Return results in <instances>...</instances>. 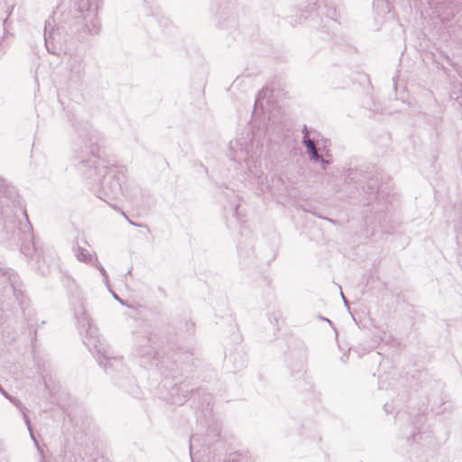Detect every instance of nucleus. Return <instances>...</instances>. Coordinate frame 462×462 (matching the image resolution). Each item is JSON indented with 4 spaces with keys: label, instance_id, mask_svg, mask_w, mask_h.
<instances>
[{
    "label": "nucleus",
    "instance_id": "9d476101",
    "mask_svg": "<svg viewBox=\"0 0 462 462\" xmlns=\"http://www.w3.org/2000/svg\"><path fill=\"white\" fill-rule=\"evenodd\" d=\"M248 152L246 150L241 149L240 152H236L233 154L232 159L237 162L245 161L248 166V169L252 171L251 162L250 159L247 157Z\"/></svg>",
    "mask_w": 462,
    "mask_h": 462
},
{
    "label": "nucleus",
    "instance_id": "6e6552de",
    "mask_svg": "<svg viewBox=\"0 0 462 462\" xmlns=\"http://www.w3.org/2000/svg\"><path fill=\"white\" fill-rule=\"evenodd\" d=\"M267 98V103H269L270 98V90L268 88H263L257 95L254 106L255 108L264 109V100Z\"/></svg>",
    "mask_w": 462,
    "mask_h": 462
},
{
    "label": "nucleus",
    "instance_id": "0eeeda50",
    "mask_svg": "<svg viewBox=\"0 0 462 462\" xmlns=\"http://www.w3.org/2000/svg\"><path fill=\"white\" fill-rule=\"evenodd\" d=\"M54 41H55V32L53 30L51 32H48L47 25H45V31H44L45 46L49 52H51L53 54H59L56 51V48L54 46H52Z\"/></svg>",
    "mask_w": 462,
    "mask_h": 462
},
{
    "label": "nucleus",
    "instance_id": "f8f14e48",
    "mask_svg": "<svg viewBox=\"0 0 462 462\" xmlns=\"http://www.w3.org/2000/svg\"><path fill=\"white\" fill-rule=\"evenodd\" d=\"M76 255L79 261H82L85 263H90L92 261V255L85 248L79 247L76 253Z\"/></svg>",
    "mask_w": 462,
    "mask_h": 462
},
{
    "label": "nucleus",
    "instance_id": "412c9836",
    "mask_svg": "<svg viewBox=\"0 0 462 462\" xmlns=\"http://www.w3.org/2000/svg\"><path fill=\"white\" fill-rule=\"evenodd\" d=\"M318 2H319V0H314V2H313L314 6H312V7L310 9V12H312V11H314V10H315V8H316L315 6L317 5Z\"/></svg>",
    "mask_w": 462,
    "mask_h": 462
},
{
    "label": "nucleus",
    "instance_id": "dca6fc26",
    "mask_svg": "<svg viewBox=\"0 0 462 462\" xmlns=\"http://www.w3.org/2000/svg\"><path fill=\"white\" fill-rule=\"evenodd\" d=\"M95 264L96 266L98 268V270L100 271V273H102V275L104 277H106V271L105 270V268L102 266V264L97 261V259L96 258L95 259Z\"/></svg>",
    "mask_w": 462,
    "mask_h": 462
},
{
    "label": "nucleus",
    "instance_id": "39448f33",
    "mask_svg": "<svg viewBox=\"0 0 462 462\" xmlns=\"http://www.w3.org/2000/svg\"><path fill=\"white\" fill-rule=\"evenodd\" d=\"M75 316L79 325L83 328H87L88 332L91 333V319L82 304H79V308L75 310Z\"/></svg>",
    "mask_w": 462,
    "mask_h": 462
},
{
    "label": "nucleus",
    "instance_id": "f3484780",
    "mask_svg": "<svg viewBox=\"0 0 462 462\" xmlns=\"http://www.w3.org/2000/svg\"><path fill=\"white\" fill-rule=\"evenodd\" d=\"M95 264L96 266L98 268V270L100 271V273H102V275L104 277H106V271L105 270V268L102 266V264L97 261V259L96 258L95 259Z\"/></svg>",
    "mask_w": 462,
    "mask_h": 462
},
{
    "label": "nucleus",
    "instance_id": "1a4fd4ad",
    "mask_svg": "<svg viewBox=\"0 0 462 462\" xmlns=\"http://www.w3.org/2000/svg\"><path fill=\"white\" fill-rule=\"evenodd\" d=\"M86 27L90 33H98L99 23L97 19V15H95L94 17H88V19L86 20Z\"/></svg>",
    "mask_w": 462,
    "mask_h": 462
},
{
    "label": "nucleus",
    "instance_id": "4be33fe9",
    "mask_svg": "<svg viewBox=\"0 0 462 462\" xmlns=\"http://www.w3.org/2000/svg\"><path fill=\"white\" fill-rule=\"evenodd\" d=\"M27 427H29V426L27 425ZM28 430H30V432H31V437L33 439V441H36V439H34V437H33V434H32V428H31V427H30V428H28Z\"/></svg>",
    "mask_w": 462,
    "mask_h": 462
},
{
    "label": "nucleus",
    "instance_id": "cd10ccee",
    "mask_svg": "<svg viewBox=\"0 0 462 462\" xmlns=\"http://www.w3.org/2000/svg\"><path fill=\"white\" fill-rule=\"evenodd\" d=\"M114 296H115V299L119 300V298L116 294H114Z\"/></svg>",
    "mask_w": 462,
    "mask_h": 462
},
{
    "label": "nucleus",
    "instance_id": "a211bd4d",
    "mask_svg": "<svg viewBox=\"0 0 462 462\" xmlns=\"http://www.w3.org/2000/svg\"><path fill=\"white\" fill-rule=\"evenodd\" d=\"M95 264L96 266L98 268V270L100 271V273H102V275L104 277H106V271L105 270V268L102 266V264L97 261V259L96 258L95 259Z\"/></svg>",
    "mask_w": 462,
    "mask_h": 462
},
{
    "label": "nucleus",
    "instance_id": "6ab92c4d",
    "mask_svg": "<svg viewBox=\"0 0 462 462\" xmlns=\"http://www.w3.org/2000/svg\"><path fill=\"white\" fill-rule=\"evenodd\" d=\"M319 162H320L322 163V167H323V169H325V168H326V165H328V164L329 163V161L325 160V159H323L322 157H320V159H319Z\"/></svg>",
    "mask_w": 462,
    "mask_h": 462
},
{
    "label": "nucleus",
    "instance_id": "5701e85b",
    "mask_svg": "<svg viewBox=\"0 0 462 462\" xmlns=\"http://www.w3.org/2000/svg\"><path fill=\"white\" fill-rule=\"evenodd\" d=\"M302 133H303V134H304V135H305V134H306V133L308 134V130H307V127H306V126H304V128H303V130H302Z\"/></svg>",
    "mask_w": 462,
    "mask_h": 462
},
{
    "label": "nucleus",
    "instance_id": "f03ea898",
    "mask_svg": "<svg viewBox=\"0 0 462 462\" xmlns=\"http://www.w3.org/2000/svg\"><path fill=\"white\" fill-rule=\"evenodd\" d=\"M19 204V195L14 187L5 185L0 178V214L5 217L2 231L5 240L15 239L20 235L17 221L13 217L14 208Z\"/></svg>",
    "mask_w": 462,
    "mask_h": 462
},
{
    "label": "nucleus",
    "instance_id": "bb28decb",
    "mask_svg": "<svg viewBox=\"0 0 462 462\" xmlns=\"http://www.w3.org/2000/svg\"><path fill=\"white\" fill-rule=\"evenodd\" d=\"M341 295H342V298L344 299V300L346 301L345 295H343L342 292H341Z\"/></svg>",
    "mask_w": 462,
    "mask_h": 462
},
{
    "label": "nucleus",
    "instance_id": "a878e982",
    "mask_svg": "<svg viewBox=\"0 0 462 462\" xmlns=\"http://www.w3.org/2000/svg\"><path fill=\"white\" fill-rule=\"evenodd\" d=\"M6 23H7V18L4 21L3 25L5 26Z\"/></svg>",
    "mask_w": 462,
    "mask_h": 462
},
{
    "label": "nucleus",
    "instance_id": "9b49d317",
    "mask_svg": "<svg viewBox=\"0 0 462 462\" xmlns=\"http://www.w3.org/2000/svg\"><path fill=\"white\" fill-rule=\"evenodd\" d=\"M139 355L142 357H146L148 359H152L155 357L156 351L153 346H146L143 348L141 347L139 350Z\"/></svg>",
    "mask_w": 462,
    "mask_h": 462
},
{
    "label": "nucleus",
    "instance_id": "f257e3e1",
    "mask_svg": "<svg viewBox=\"0 0 462 462\" xmlns=\"http://www.w3.org/2000/svg\"><path fill=\"white\" fill-rule=\"evenodd\" d=\"M98 147L91 143L88 159L81 161L82 167H87L85 171L86 178L94 184L102 185V192L106 198L116 199L122 191L119 178L116 177V168L113 164L101 158L97 152Z\"/></svg>",
    "mask_w": 462,
    "mask_h": 462
},
{
    "label": "nucleus",
    "instance_id": "b1692460",
    "mask_svg": "<svg viewBox=\"0 0 462 462\" xmlns=\"http://www.w3.org/2000/svg\"><path fill=\"white\" fill-rule=\"evenodd\" d=\"M14 7H12L10 10H7V17L10 16L11 13H12V10H13Z\"/></svg>",
    "mask_w": 462,
    "mask_h": 462
},
{
    "label": "nucleus",
    "instance_id": "2eb2a0df",
    "mask_svg": "<svg viewBox=\"0 0 462 462\" xmlns=\"http://www.w3.org/2000/svg\"><path fill=\"white\" fill-rule=\"evenodd\" d=\"M309 154L310 155V158L315 161V162H319V159H320V156L319 155L318 153V150L316 147L312 148V150H310L309 152Z\"/></svg>",
    "mask_w": 462,
    "mask_h": 462
},
{
    "label": "nucleus",
    "instance_id": "393cba45",
    "mask_svg": "<svg viewBox=\"0 0 462 462\" xmlns=\"http://www.w3.org/2000/svg\"><path fill=\"white\" fill-rule=\"evenodd\" d=\"M235 144H237V142H235V143L233 142L230 143V145H231V148L233 149L234 148V145Z\"/></svg>",
    "mask_w": 462,
    "mask_h": 462
},
{
    "label": "nucleus",
    "instance_id": "ddd939ff",
    "mask_svg": "<svg viewBox=\"0 0 462 462\" xmlns=\"http://www.w3.org/2000/svg\"><path fill=\"white\" fill-rule=\"evenodd\" d=\"M303 144L306 146L308 152L310 150H312V148L316 147L315 145V143L313 140H311L310 138H309L307 136V133L305 134V135L303 136V141H302Z\"/></svg>",
    "mask_w": 462,
    "mask_h": 462
},
{
    "label": "nucleus",
    "instance_id": "20e7f679",
    "mask_svg": "<svg viewBox=\"0 0 462 462\" xmlns=\"http://www.w3.org/2000/svg\"><path fill=\"white\" fill-rule=\"evenodd\" d=\"M77 5L78 11L82 14L84 20H87L88 17H94L97 15V0H79Z\"/></svg>",
    "mask_w": 462,
    "mask_h": 462
},
{
    "label": "nucleus",
    "instance_id": "7ed1b4c3",
    "mask_svg": "<svg viewBox=\"0 0 462 462\" xmlns=\"http://www.w3.org/2000/svg\"><path fill=\"white\" fill-rule=\"evenodd\" d=\"M87 346L90 350H95L97 354H100L106 362L103 365L106 371H107L108 366H113L115 364H121V360L117 358H111L109 356V350L101 343L100 339L89 337L85 342Z\"/></svg>",
    "mask_w": 462,
    "mask_h": 462
},
{
    "label": "nucleus",
    "instance_id": "aec40b11",
    "mask_svg": "<svg viewBox=\"0 0 462 462\" xmlns=\"http://www.w3.org/2000/svg\"><path fill=\"white\" fill-rule=\"evenodd\" d=\"M122 214H123V216H124V217L128 220V222H129L131 225H133V226H138V225H137V224H135L134 221H131V220L127 217V216L125 214V212H123V211H122Z\"/></svg>",
    "mask_w": 462,
    "mask_h": 462
},
{
    "label": "nucleus",
    "instance_id": "4468645a",
    "mask_svg": "<svg viewBox=\"0 0 462 462\" xmlns=\"http://www.w3.org/2000/svg\"><path fill=\"white\" fill-rule=\"evenodd\" d=\"M22 252L26 255V256H32L35 252H36V249H35V245H34V243L32 242V246L30 247L29 245H24L23 248H22Z\"/></svg>",
    "mask_w": 462,
    "mask_h": 462
},
{
    "label": "nucleus",
    "instance_id": "423d86ee",
    "mask_svg": "<svg viewBox=\"0 0 462 462\" xmlns=\"http://www.w3.org/2000/svg\"><path fill=\"white\" fill-rule=\"evenodd\" d=\"M0 393L21 411L26 425H28L30 427V419L28 418V416L25 412V408L22 404V402L17 398L13 397L8 393H6L2 386H0Z\"/></svg>",
    "mask_w": 462,
    "mask_h": 462
},
{
    "label": "nucleus",
    "instance_id": "c85d7f7f",
    "mask_svg": "<svg viewBox=\"0 0 462 462\" xmlns=\"http://www.w3.org/2000/svg\"><path fill=\"white\" fill-rule=\"evenodd\" d=\"M325 319L327 322L331 323L329 319Z\"/></svg>",
    "mask_w": 462,
    "mask_h": 462
}]
</instances>
